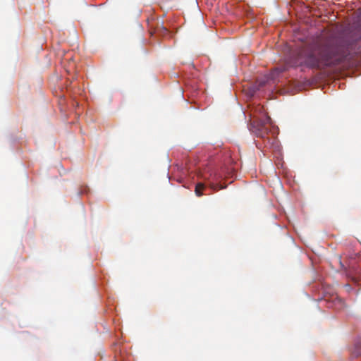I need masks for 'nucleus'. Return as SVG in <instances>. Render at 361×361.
<instances>
[{
	"label": "nucleus",
	"instance_id": "obj_1",
	"mask_svg": "<svg viewBox=\"0 0 361 361\" xmlns=\"http://www.w3.org/2000/svg\"><path fill=\"white\" fill-rule=\"evenodd\" d=\"M349 51L346 47L338 44L331 36H322L305 44L298 51L292 53L286 59V66L276 68L274 71L282 73L288 67L305 66L307 68L324 70L336 67L348 60Z\"/></svg>",
	"mask_w": 361,
	"mask_h": 361
},
{
	"label": "nucleus",
	"instance_id": "obj_2",
	"mask_svg": "<svg viewBox=\"0 0 361 361\" xmlns=\"http://www.w3.org/2000/svg\"><path fill=\"white\" fill-rule=\"evenodd\" d=\"M268 125H271V120L267 115H264L263 120L261 118L257 121L254 120L250 123V130L257 137L264 139L265 147L271 146L275 142L274 138H269L268 137L269 134L271 132Z\"/></svg>",
	"mask_w": 361,
	"mask_h": 361
},
{
	"label": "nucleus",
	"instance_id": "obj_3",
	"mask_svg": "<svg viewBox=\"0 0 361 361\" xmlns=\"http://www.w3.org/2000/svg\"><path fill=\"white\" fill-rule=\"evenodd\" d=\"M206 188L203 183H197L195 185V193L197 197H201L203 195L202 191Z\"/></svg>",
	"mask_w": 361,
	"mask_h": 361
},
{
	"label": "nucleus",
	"instance_id": "obj_4",
	"mask_svg": "<svg viewBox=\"0 0 361 361\" xmlns=\"http://www.w3.org/2000/svg\"><path fill=\"white\" fill-rule=\"evenodd\" d=\"M209 187L211 188V189H212L214 191H217V190H221V189H224L226 188V186H223L221 184L214 183H209Z\"/></svg>",
	"mask_w": 361,
	"mask_h": 361
},
{
	"label": "nucleus",
	"instance_id": "obj_5",
	"mask_svg": "<svg viewBox=\"0 0 361 361\" xmlns=\"http://www.w3.org/2000/svg\"><path fill=\"white\" fill-rule=\"evenodd\" d=\"M264 84H265V81H262L260 82L259 86L262 87V86L264 85Z\"/></svg>",
	"mask_w": 361,
	"mask_h": 361
},
{
	"label": "nucleus",
	"instance_id": "obj_6",
	"mask_svg": "<svg viewBox=\"0 0 361 361\" xmlns=\"http://www.w3.org/2000/svg\"><path fill=\"white\" fill-rule=\"evenodd\" d=\"M262 109H263V108H262V106H259V107H258V109H259V111H261L262 110Z\"/></svg>",
	"mask_w": 361,
	"mask_h": 361
},
{
	"label": "nucleus",
	"instance_id": "obj_7",
	"mask_svg": "<svg viewBox=\"0 0 361 361\" xmlns=\"http://www.w3.org/2000/svg\"><path fill=\"white\" fill-rule=\"evenodd\" d=\"M204 180H209V178H204Z\"/></svg>",
	"mask_w": 361,
	"mask_h": 361
}]
</instances>
